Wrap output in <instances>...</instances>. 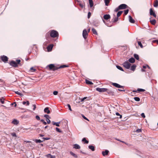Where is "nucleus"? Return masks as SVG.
Returning <instances> with one entry per match:
<instances>
[{"label":"nucleus","instance_id":"1","mask_svg":"<svg viewBox=\"0 0 158 158\" xmlns=\"http://www.w3.org/2000/svg\"><path fill=\"white\" fill-rule=\"evenodd\" d=\"M122 65L125 68L128 69L130 68L131 64L129 62L126 61L123 63Z\"/></svg>","mask_w":158,"mask_h":158},{"label":"nucleus","instance_id":"2","mask_svg":"<svg viewBox=\"0 0 158 158\" xmlns=\"http://www.w3.org/2000/svg\"><path fill=\"white\" fill-rule=\"evenodd\" d=\"M50 34V36L53 38L57 37L58 35V32L54 30L51 31Z\"/></svg>","mask_w":158,"mask_h":158},{"label":"nucleus","instance_id":"3","mask_svg":"<svg viewBox=\"0 0 158 158\" xmlns=\"http://www.w3.org/2000/svg\"><path fill=\"white\" fill-rule=\"evenodd\" d=\"M48 67L49 69L50 70H52L53 71H55L58 69L57 67H56L54 64H51L48 65Z\"/></svg>","mask_w":158,"mask_h":158},{"label":"nucleus","instance_id":"4","mask_svg":"<svg viewBox=\"0 0 158 158\" xmlns=\"http://www.w3.org/2000/svg\"><path fill=\"white\" fill-rule=\"evenodd\" d=\"M96 90L100 92H105L107 90V89L105 88H96Z\"/></svg>","mask_w":158,"mask_h":158},{"label":"nucleus","instance_id":"5","mask_svg":"<svg viewBox=\"0 0 158 158\" xmlns=\"http://www.w3.org/2000/svg\"><path fill=\"white\" fill-rule=\"evenodd\" d=\"M88 35L87 31L86 29L83 30L82 33V35L85 39H86Z\"/></svg>","mask_w":158,"mask_h":158},{"label":"nucleus","instance_id":"6","mask_svg":"<svg viewBox=\"0 0 158 158\" xmlns=\"http://www.w3.org/2000/svg\"><path fill=\"white\" fill-rule=\"evenodd\" d=\"M1 58L2 60L5 63H6L8 60V58L5 56H1Z\"/></svg>","mask_w":158,"mask_h":158},{"label":"nucleus","instance_id":"7","mask_svg":"<svg viewBox=\"0 0 158 158\" xmlns=\"http://www.w3.org/2000/svg\"><path fill=\"white\" fill-rule=\"evenodd\" d=\"M112 85L114 86L119 88H123V86L116 83H112Z\"/></svg>","mask_w":158,"mask_h":158},{"label":"nucleus","instance_id":"8","mask_svg":"<svg viewBox=\"0 0 158 158\" xmlns=\"http://www.w3.org/2000/svg\"><path fill=\"white\" fill-rule=\"evenodd\" d=\"M10 64L11 66H13L15 67H16L18 66L17 63L15 61L13 60L11 61L10 63Z\"/></svg>","mask_w":158,"mask_h":158},{"label":"nucleus","instance_id":"9","mask_svg":"<svg viewBox=\"0 0 158 158\" xmlns=\"http://www.w3.org/2000/svg\"><path fill=\"white\" fill-rule=\"evenodd\" d=\"M119 6L120 9H124L127 8V6L125 4H123L120 5Z\"/></svg>","mask_w":158,"mask_h":158},{"label":"nucleus","instance_id":"10","mask_svg":"<svg viewBox=\"0 0 158 158\" xmlns=\"http://www.w3.org/2000/svg\"><path fill=\"white\" fill-rule=\"evenodd\" d=\"M150 15H152L154 17H156V15L152 8H151L150 9Z\"/></svg>","mask_w":158,"mask_h":158},{"label":"nucleus","instance_id":"11","mask_svg":"<svg viewBox=\"0 0 158 158\" xmlns=\"http://www.w3.org/2000/svg\"><path fill=\"white\" fill-rule=\"evenodd\" d=\"M109 151L108 150H106L104 151H102V154L103 156H107L108 154Z\"/></svg>","mask_w":158,"mask_h":158},{"label":"nucleus","instance_id":"12","mask_svg":"<svg viewBox=\"0 0 158 158\" xmlns=\"http://www.w3.org/2000/svg\"><path fill=\"white\" fill-rule=\"evenodd\" d=\"M44 111L45 113H46L48 114H50V111L49 110V107H46L44 110Z\"/></svg>","mask_w":158,"mask_h":158},{"label":"nucleus","instance_id":"13","mask_svg":"<svg viewBox=\"0 0 158 158\" xmlns=\"http://www.w3.org/2000/svg\"><path fill=\"white\" fill-rule=\"evenodd\" d=\"M103 18L105 20H108L110 19V16L109 15H104Z\"/></svg>","mask_w":158,"mask_h":158},{"label":"nucleus","instance_id":"14","mask_svg":"<svg viewBox=\"0 0 158 158\" xmlns=\"http://www.w3.org/2000/svg\"><path fill=\"white\" fill-rule=\"evenodd\" d=\"M73 148L76 149H79L80 148V146L77 144H75L73 145Z\"/></svg>","mask_w":158,"mask_h":158},{"label":"nucleus","instance_id":"15","mask_svg":"<svg viewBox=\"0 0 158 158\" xmlns=\"http://www.w3.org/2000/svg\"><path fill=\"white\" fill-rule=\"evenodd\" d=\"M129 22L131 23H135V20L133 19L132 18L131 16L129 15Z\"/></svg>","mask_w":158,"mask_h":158},{"label":"nucleus","instance_id":"16","mask_svg":"<svg viewBox=\"0 0 158 158\" xmlns=\"http://www.w3.org/2000/svg\"><path fill=\"white\" fill-rule=\"evenodd\" d=\"M53 44H51L48 45L47 47V49L48 50V51H50L52 49V48L53 47Z\"/></svg>","mask_w":158,"mask_h":158},{"label":"nucleus","instance_id":"17","mask_svg":"<svg viewBox=\"0 0 158 158\" xmlns=\"http://www.w3.org/2000/svg\"><path fill=\"white\" fill-rule=\"evenodd\" d=\"M12 123L14 125H17L19 124V121L17 119H14L13 120Z\"/></svg>","mask_w":158,"mask_h":158},{"label":"nucleus","instance_id":"18","mask_svg":"<svg viewBox=\"0 0 158 158\" xmlns=\"http://www.w3.org/2000/svg\"><path fill=\"white\" fill-rule=\"evenodd\" d=\"M106 91L107 92L108 94L110 95H113L114 94V92L111 90H109L107 89V90Z\"/></svg>","mask_w":158,"mask_h":158},{"label":"nucleus","instance_id":"19","mask_svg":"<svg viewBox=\"0 0 158 158\" xmlns=\"http://www.w3.org/2000/svg\"><path fill=\"white\" fill-rule=\"evenodd\" d=\"M128 61L129 63H133L135 62V59L134 58L131 57L129 59Z\"/></svg>","mask_w":158,"mask_h":158},{"label":"nucleus","instance_id":"20","mask_svg":"<svg viewBox=\"0 0 158 158\" xmlns=\"http://www.w3.org/2000/svg\"><path fill=\"white\" fill-rule=\"evenodd\" d=\"M89 148L92 151H94L95 150L94 147L93 145H90L88 146Z\"/></svg>","mask_w":158,"mask_h":158},{"label":"nucleus","instance_id":"21","mask_svg":"<svg viewBox=\"0 0 158 158\" xmlns=\"http://www.w3.org/2000/svg\"><path fill=\"white\" fill-rule=\"evenodd\" d=\"M136 67V65L134 64L131 67L130 69L132 71H134Z\"/></svg>","mask_w":158,"mask_h":158},{"label":"nucleus","instance_id":"22","mask_svg":"<svg viewBox=\"0 0 158 158\" xmlns=\"http://www.w3.org/2000/svg\"><path fill=\"white\" fill-rule=\"evenodd\" d=\"M52 123L53 125H55L57 127H59L60 126L59 123H60V122H54L53 121L52 122Z\"/></svg>","mask_w":158,"mask_h":158},{"label":"nucleus","instance_id":"23","mask_svg":"<svg viewBox=\"0 0 158 158\" xmlns=\"http://www.w3.org/2000/svg\"><path fill=\"white\" fill-rule=\"evenodd\" d=\"M90 7L93 6L94 5L93 2L92 0H88Z\"/></svg>","mask_w":158,"mask_h":158},{"label":"nucleus","instance_id":"24","mask_svg":"<svg viewBox=\"0 0 158 158\" xmlns=\"http://www.w3.org/2000/svg\"><path fill=\"white\" fill-rule=\"evenodd\" d=\"M70 154L73 156V157H75L76 158H77L78 157V156L77 155L74 153L73 152H70Z\"/></svg>","mask_w":158,"mask_h":158},{"label":"nucleus","instance_id":"25","mask_svg":"<svg viewBox=\"0 0 158 158\" xmlns=\"http://www.w3.org/2000/svg\"><path fill=\"white\" fill-rule=\"evenodd\" d=\"M36 143H41L43 141H44V140H41L40 139H35V140H33Z\"/></svg>","mask_w":158,"mask_h":158},{"label":"nucleus","instance_id":"26","mask_svg":"<svg viewBox=\"0 0 158 158\" xmlns=\"http://www.w3.org/2000/svg\"><path fill=\"white\" fill-rule=\"evenodd\" d=\"M85 82L86 84L88 85H92L93 84L91 81L87 80H86Z\"/></svg>","mask_w":158,"mask_h":158},{"label":"nucleus","instance_id":"27","mask_svg":"<svg viewBox=\"0 0 158 158\" xmlns=\"http://www.w3.org/2000/svg\"><path fill=\"white\" fill-rule=\"evenodd\" d=\"M116 68L119 70H121L122 71H124V70L119 65H116Z\"/></svg>","mask_w":158,"mask_h":158},{"label":"nucleus","instance_id":"28","mask_svg":"<svg viewBox=\"0 0 158 158\" xmlns=\"http://www.w3.org/2000/svg\"><path fill=\"white\" fill-rule=\"evenodd\" d=\"M92 31L93 33V34L95 35H97L98 33L96 30L94 28H93L92 29Z\"/></svg>","mask_w":158,"mask_h":158},{"label":"nucleus","instance_id":"29","mask_svg":"<svg viewBox=\"0 0 158 158\" xmlns=\"http://www.w3.org/2000/svg\"><path fill=\"white\" fill-rule=\"evenodd\" d=\"M47 156L49 158H55L56 156L54 155H52L50 154H49L47 155Z\"/></svg>","mask_w":158,"mask_h":158},{"label":"nucleus","instance_id":"30","mask_svg":"<svg viewBox=\"0 0 158 158\" xmlns=\"http://www.w3.org/2000/svg\"><path fill=\"white\" fill-rule=\"evenodd\" d=\"M153 6L155 7H157L158 6V1L157 0H156Z\"/></svg>","mask_w":158,"mask_h":158},{"label":"nucleus","instance_id":"31","mask_svg":"<svg viewBox=\"0 0 158 158\" xmlns=\"http://www.w3.org/2000/svg\"><path fill=\"white\" fill-rule=\"evenodd\" d=\"M134 57L137 60H139V55L138 54H134Z\"/></svg>","mask_w":158,"mask_h":158},{"label":"nucleus","instance_id":"32","mask_svg":"<svg viewBox=\"0 0 158 158\" xmlns=\"http://www.w3.org/2000/svg\"><path fill=\"white\" fill-rule=\"evenodd\" d=\"M104 2L106 6H108L110 2V0H104Z\"/></svg>","mask_w":158,"mask_h":158},{"label":"nucleus","instance_id":"33","mask_svg":"<svg viewBox=\"0 0 158 158\" xmlns=\"http://www.w3.org/2000/svg\"><path fill=\"white\" fill-rule=\"evenodd\" d=\"M68 67V65H60L59 68H58V69L60 68H63L65 67Z\"/></svg>","mask_w":158,"mask_h":158},{"label":"nucleus","instance_id":"34","mask_svg":"<svg viewBox=\"0 0 158 158\" xmlns=\"http://www.w3.org/2000/svg\"><path fill=\"white\" fill-rule=\"evenodd\" d=\"M82 141L85 142V143L87 144L88 143H89V141L86 140V139L85 138H84L82 139Z\"/></svg>","mask_w":158,"mask_h":158},{"label":"nucleus","instance_id":"35","mask_svg":"<svg viewBox=\"0 0 158 158\" xmlns=\"http://www.w3.org/2000/svg\"><path fill=\"white\" fill-rule=\"evenodd\" d=\"M15 93L16 94L19 95L20 96L22 97L23 96V95L22 94V93L19 92L18 91H15Z\"/></svg>","mask_w":158,"mask_h":158},{"label":"nucleus","instance_id":"36","mask_svg":"<svg viewBox=\"0 0 158 158\" xmlns=\"http://www.w3.org/2000/svg\"><path fill=\"white\" fill-rule=\"evenodd\" d=\"M150 21L151 23L153 25H154L156 23V20L155 19L150 20Z\"/></svg>","mask_w":158,"mask_h":158},{"label":"nucleus","instance_id":"37","mask_svg":"<svg viewBox=\"0 0 158 158\" xmlns=\"http://www.w3.org/2000/svg\"><path fill=\"white\" fill-rule=\"evenodd\" d=\"M123 12V11H118V12L117 14V16L118 17H119L120 16V15H121V14H122Z\"/></svg>","mask_w":158,"mask_h":158},{"label":"nucleus","instance_id":"38","mask_svg":"<svg viewBox=\"0 0 158 158\" xmlns=\"http://www.w3.org/2000/svg\"><path fill=\"white\" fill-rule=\"evenodd\" d=\"M134 100L137 102L139 101L140 100V99L139 97H135L134 98Z\"/></svg>","mask_w":158,"mask_h":158},{"label":"nucleus","instance_id":"39","mask_svg":"<svg viewBox=\"0 0 158 158\" xmlns=\"http://www.w3.org/2000/svg\"><path fill=\"white\" fill-rule=\"evenodd\" d=\"M4 99L3 97H2L0 99V102L2 104H3L4 103Z\"/></svg>","mask_w":158,"mask_h":158},{"label":"nucleus","instance_id":"40","mask_svg":"<svg viewBox=\"0 0 158 158\" xmlns=\"http://www.w3.org/2000/svg\"><path fill=\"white\" fill-rule=\"evenodd\" d=\"M145 91V89H138L137 90V91L138 92H143Z\"/></svg>","mask_w":158,"mask_h":158},{"label":"nucleus","instance_id":"41","mask_svg":"<svg viewBox=\"0 0 158 158\" xmlns=\"http://www.w3.org/2000/svg\"><path fill=\"white\" fill-rule=\"evenodd\" d=\"M113 22H116L118 20V17H115L114 19H113Z\"/></svg>","mask_w":158,"mask_h":158},{"label":"nucleus","instance_id":"42","mask_svg":"<svg viewBox=\"0 0 158 158\" xmlns=\"http://www.w3.org/2000/svg\"><path fill=\"white\" fill-rule=\"evenodd\" d=\"M56 130L57 132H58L60 133H61L62 132V131L60 130V129L58 127H56Z\"/></svg>","mask_w":158,"mask_h":158},{"label":"nucleus","instance_id":"43","mask_svg":"<svg viewBox=\"0 0 158 158\" xmlns=\"http://www.w3.org/2000/svg\"><path fill=\"white\" fill-rule=\"evenodd\" d=\"M138 44L140 47L141 48H143V45H142L141 42H140V41H138Z\"/></svg>","mask_w":158,"mask_h":158},{"label":"nucleus","instance_id":"44","mask_svg":"<svg viewBox=\"0 0 158 158\" xmlns=\"http://www.w3.org/2000/svg\"><path fill=\"white\" fill-rule=\"evenodd\" d=\"M135 132L139 133L141 132V130L140 129H138L135 131Z\"/></svg>","mask_w":158,"mask_h":158},{"label":"nucleus","instance_id":"45","mask_svg":"<svg viewBox=\"0 0 158 158\" xmlns=\"http://www.w3.org/2000/svg\"><path fill=\"white\" fill-rule=\"evenodd\" d=\"M40 121L43 122V124L45 125H46L47 124V122H45L44 119H41Z\"/></svg>","mask_w":158,"mask_h":158},{"label":"nucleus","instance_id":"46","mask_svg":"<svg viewBox=\"0 0 158 158\" xmlns=\"http://www.w3.org/2000/svg\"><path fill=\"white\" fill-rule=\"evenodd\" d=\"M129 11V10L127 9L124 10V13L125 15H127Z\"/></svg>","mask_w":158,"mask_h":158},{"label":"nucleus","instance_id":"47","mask_svg":"<svg viewBox=\"0 0 158 158\" xmlns=\"http://www.w3.org/2000/svg\"><path fill=\"white\" fill-rule=\"evenodd\" d=\"M50 138H44V137H43V138H42V139H43L42 140H44H44H49L50 139Z\"/></svg>","mask_w":158,"mask_h":158},{"label":"nucleus","instance_id":"48","mask_svg":"<svg viewBox=\"0 0 158 158\" xmlns=\"http://www.w3.org/2000/svg\"><path fill=\"white\" fill-rule=\"evenodd\" d=\"M67 106L68 107L69 110L70 111H72V109L71 108L70 105L69 104H68L67 105Z\"/></svg>","mask_w":158,"mask_h":158},{"label":"nucleus","instance_id":"49","mask_svg":"<svg viewBox=\"0 0 158 158\" xmlns=\"http://www.w3.org/2000/svg\"><path fill=\"white\" fill-rule=\"evenodd\" d=\"M87 98V97H84L83 98H81V99H80V98H79V99H80L81 100V102H83L85 99L86 98Z\"/></svg>","mask_w":158,"mask_h":158},{"label":"nucleus","instance_id":"50","mask_svg":"<svg viewBox=\"0 0 158 158\" xmlns=\"http://www.w3.org/2000/svg\"><path fill=\"white\" fill-rule=\"evenodd\" d=\"M82 117L85 119L87 120H88V121H89V119L86 118V117L84 115L82 114Z\"/></svg>","mask_w":158,"mask_h":158},{"label":"nucleus","instance_id":"51","mask_svg":"<svg viewBox=\"0 0 158 158\" xmlns=\"http://www.w3.org/2000/svg\"><path fill=\"white\" fill-rule=\"evenodd\" d=\"M35 118L37 119V120H39L40 119V117L38 115L36 116Z\"/></svg>","mask_w":158,"mask_h":158},{"label":"nucleus","instance_id":"52","mask_svg":"<svg viewBox=\"0 0 158 158\" xmlns=\"http://www.w3.org/2000/svg\"><path fill=\"white\" fill-rule=\"evenodd\" d=\"M58 93V92L56 91H54L53 92V94L54 95H57Z\"/></svg>","mask_w":158,"mask_h":158},{"label":"nucleus","instance_id":"53","mask_svg":"<svg viewBox=\"0 0 158 158\" xmlns=\"http://www.w3.org/2000/svg\"><path fill=\"white\" fill-rule=\"evenodd\" d=\"M44 116L47 118H50V117H49V116L48 115H47V114H45L44 115Z\"/></svg>","mask_w":158,"mask_h":158},{"label":"nucleus","instance_id":"54","mask_svg":"<svg viewBox=\"0 0 158 158\" xmlns=\"http://www.w3.org/2000/svg\"><path fill=\"white\" fill-rule=\"evenodd\" d=\"M32 106L33 107V110H35L36 108V105L35 104H33L32 105Z\"/></svg>","mask_w":158,"mask_h":158},{"label":"nucleus","instance_id":"55","mask_svg":"<svg viewBox=\"0 0 158 158\" xmlns=\"http://www.w3.org/2000/svg\"><path fill=\"white\" fill-rule=\"evenodd\" d=\"M11 135L12 136L14 137H16V134L15 133H12L11 134Z\"/></svg>","mask_w":158,"mask_h":158},{"label":"nucleus","instance_id":"56","mask_svg":"<svg viewBox=\"0 0 158 158\" xmlns=\"http://www.w3.org/2000/svg\"><path fill=\"white\" fill-rule=\"evenodd\" d=\"M119 6H118V7L117 8H116L115 10H114V11L115 12H117L120 9H119Z\"/></svg>","mask_w":158,"mask_h":158},{"label":"nucleus","instance_id":"57","mask_svg":"<svg viewBox=\"0 0 158 158\" xmlns=\"http://www.w3.org/2000/svg\"><path fill=\"white\" fill-rule=\"evenodd\" d=\"M33 144H32V143H31V144H28L27 145V146L28 147H29V146H30V147H33Z\"/></svg>","mask_w":158,"mask_h":158},{"label":"nucleus","instance_id":"58","mask_svg":"<svg viewBox=\"0 0 158 158\" xmlns=\"http://www.w3.org/2000/svg\"><path fill=\"white\" fill-rule=\"evenodd\" d=\"M91 15V13L90 12H88V18H89Z\"/></svg>","mask_w":158,"mask_h":158},{"label":"nucleus","instance_id":"59","mask_svg":"<svg viewBox=\"0 0 158 158\" xmlns=\"http://www.w3.org/2000/svg\"><path fill=\"white\" fill-rule=\"evenodd\" d=\"M46 121H47V123L48 124H49L50 123V122H51L50 120L48 118H47Z\"/></svg>","mask_w":158,"mask_h":158},{"label":"nucleus","instance_id":"60","mask_svg":"<svg viewBox=\"0 0 158 158\" xmlns=\"http://www.w3.org/2000/svg\"><path fill=\"white\" fill-rule=\"evenodd\" d=\"M141 116L143 118H145V115L144 113H142L141 114Z\"/></svg>","mask_w":158,"mask_h":158},{"label":"nucleus","instance_id":"61","mask_svg":"<svg viewBox=\"0 0 158 158\" xmlns=\"http://www.w3.org/2000/svg\"><path fill=\"white\" fill-rule=\"evenodd\" d=\"M30 70H32L33 72H35L36 70L35 69H34L33 67H31L30 68Z\"/></svg>","mask_w":158,"mask_h":158},{"label":"nucleus","instance_id":"62","mask_svg":"<svg viewBox=\"0 0 158 158\" xmlns=\"http://www.w3.org/2000/svg\"><path fill=\"white\" fill-rule=\"evenodd\" d=\"M16 61L17 62V64H19L20 63V62H21V60H16Z\"/></svg>","mask_w":158,"mask_h":158},{"label":"nucleus","instance_id":"63","mask_svg":"<svg viewBox=\"0 0 158 158\" xmlns=\"http://www.w3.org/2000/svg\"><path fill=\"white\" fill-rule=\"evenodd\" d=\"M26 104H27V106H28L29 105V102L28 101H27L26 102Z\"/></svg>","mask_w":158,"mask_h":158},{"label":"nucleus","instance_id":"64","mask_svg":"<svg viewBox=\"0 0 158 158\" xmlns=\"http://www.w3.org/2000/svg\"><path fill=\"white\" fill-rule=\"evenodd\" d=\"M153 42H156L158 44V40H153Z\"/></svg>","mask_w":158,"mask_h":158}]
</instances>
